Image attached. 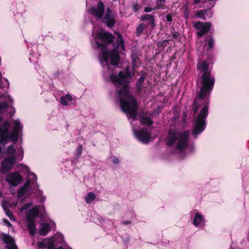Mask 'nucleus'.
Here are the masks:
<instances>
[{"label": "nucleus", "mask_w": 249, "mask_h": 249, "mask_svg": "<svg viewBox=\"0 0 249 249\" xmlns=\"http://www.w3.org/2000/svg\"><path fill=\"white\" fill-rule=\"evenodd\" d=\"M209 63L204 60L197 64V68L203 72L201 76V88L194 102L192 112L194 115L198 108L204 105L197 117L195 120L193 127V134L196 138L197 135L201 133L205 128V120L208 116L209 100V97L214 84V78L211 74L209 69Z\"/></svg>", "instance_id": "1"}, {"label": "nucleus", "mask_w": 249, "mask_h": 249, "mask_svg": "<svg viewBox=\"0 0 249 249\" xmlns=\"http://www.w3.org/2000/svg\"><path fill=\"white\" fill-rule=\"evenodd\" d=\"M116 42L113 44L114 49L110 51L107 49V46L111 44L114 39L112 35L108 32L100 31L95 37L97 48L101 49L100 61L104 71L113 70L120 61L119 53L124 50L123 38L119 33H117Z\"/></svg>", "instance_id": "2"}, {"label": "nucleus", "mask_w": 249, "mask_h": 249, "mask_svg": "<svg viewBox=\"0 0 249 249\" xmlns=\"http://www.w3.org/2000/svg\"><path fill=\"white\" fill-rule=\"evenodd\" d=\"M131 77L130 71L126 69L120 71L118 74H111L109 80L116 87L121 109L128 117L135 119L137 115L138 105L135 98L130 95L127 87L128 80Z\"/></svg>", "instance_id": "3"}, {"label": "nucleus", "mask_w": 249, "mask_h": 249, "mask_svg": "<svg viewBox=\"0 0 249 249\" xmlns=\"http://www.w3.org/2000/svg\"><path fill=\"white\" fill-rule=\"evenodd\" d=\"M10 126L9 122L6 121L0 127V143L3 146L10 142L16 143L18 138L19 130L22 128L18 120L14 121L13 130L11 133L9 131Z\"/></svg>", "instance_id": "4"}, {"label": "nucleus", "mask_w": 249, "mask_h": 249, "mask_svg": "<svg viewBox=\"0 0 249 249\" xmlns=\"http://www.w3.org/2000/svg\"><path fill=\"white\" fill-rule=\"evenodd\" d=\"M188 137L189 132L187 131L180 132L170 129L166 137L167 144L171 146L176 142L177 150L182 152L188 145Z\"/></svg>", "instance_id": "5"}, {"label": "nucleus", "mask_w": 249, "mask_h": 249, "mask_svg": "<svg viewBox=\"0 0 249 249\" xmlns=\"http://www.w3.org/2000/svg\"><path fill=\"white\" fill-rule=\"evenodd\" d=\"M45 214V210L44 206H36L28 211L27 214V219L28 222L27 227L31 235H34L35 234L36 223L35 219L37 215L42 217Z\"/></svg>", "instance_id": "6"}, {"label": "nucleus", "mask_w": 249, "mask_h": 249, "mask_svg": "<svg viewBox=\"0 0 249 249\" xmlns=\"http://www.w3.org/2000/svg\"><path fill=\"white\" fill-rule=\"evenodd\" d=\"M135 81V86L136 90L141 92L142 90L146 88V84L145 83L147 73L143 71H136L134 73Z\"/></svg>", "instance_id": "7"}, {"label": "nucleus", "mask_w": 249, "mask_h": 249, "mask_svg": "<svg viewBox=\"0 0 249 249\" xmlns=\"http://www.w3.org/2000/svg\"><path fill=\"white\" fill-rule=\"evenodd\" d=\"M16 156H9L5 157L1 161V172L5 174L12 169L16 162Z\"/></svg>", "instance_id": "8"}, {"label": "nucleus", "mask_w": 249, "mask_h": 249, "mask_svg": "<svg viewBox=\"0 0 249 249\" xmlns=\"http://www.w3.org/2000/svg\"><path fill=\"white\" fill-rule=\"evenodd\" d=\"M141 20L144 22L149 31L153 30L155 26V17L152 14H146L141 17Z\"/></svg>", "instance_id": "9"}, {"label": "nucleus", "mask_w": 249, "mask_h": 249, "mask_svg": "<svg viewBox=\"0 0 249 249\" xmlns=\"http://www.w3.org/2000/svg\"><path fill=\"white\" fill-rule=\"evenodd\" d=\"M5 180L11 185L17 186L22 181V177L18 173L16 172L8 174Z\"/></svg>", "instance_id": "10"}, {"label": "nucleus", "mask_w": 249, "mask_h": 249, "mask_svg": "<svg viewBox=\"0 0 249 249\" xmlns=\"http://www.w3.org/2000/svg\"><path fill=\"white\" fill-rule=\"evenodd\" d=\"M211 24L210 22L203 23L201 21H198L195 23L194 27L199 31L197 32L196 34L198 36L201 37L210 29Z\"/></svg>", "instance_id": "11"}, {"label": "nucleus", "mask_w": 249, "mask_h": 249, "mask_svg": "<svg viewBox=\"0 0 249 249\" xmlns=\"http://www.w3.org/2000/svg\"><path fill=\"white\" fill-rule=\"evenodd\" d=\"M91 13L97 19H102L105 13V6L102 1H99L96 6L92 7Z\"/></svg>", "instance_id": "12"}, {"label": "nucleus", "mask_w": 249, "mask_h": 249, "mask_svg": "<svg viewBox=\"0 0 249 249\" xmlns=\"http://www.w3.org/2000/svg\"><path fill=\"white\" fill-rule=\"evenodd\" d=\"M134 133L137 139L143 143H148L150 141V135L145 130L142 129L138 132L135 130Z\"/></svg>", "instance_id": "13"}, {"label": "nucleus", "mask_w": 249, "mask_h": 249, "mask_svg": "<svg viewBox=\"0 0 249 249\" xmlns=\"http://www.w3.org/2000/svg\"><path fill=\"white\" fill-rule=\"evenodd\" d=\"M103 21L108 27H112L114 25L115 22L114 16L112 11L108 8L107 10Z\"/></svg>", "instance_id": "14"}, {"label": "nucleus", "mask_w": 249, "mask_h": 249, "mask_svg": "<svg viewBox=\"0 0 249 249\" xmlns=\"http://www.w3.org/2000/svg\"><path fill=\"white\" fill-rule=\"evenodd\" d=\"M2 240L7 244L8 249H18V247L15 243V241L10 236L6 234H3L1 236Z\"/></svg>", "instance_id": "15"}, {"label": "nucleus", "mask_w": 249, "mask_h": 249, "mask_svg": "<svg viewBox=\"0 0 249 249\" xmlns=\"http://www.w3.org/2000/svg\"><path fill=\"white\" fill-rule=\"evenodd\" d=\"M6 111L13 115L15 112V109L13 106H8L6 102H2L0 104V113H3ZM2 120V117L0 115V123Z\"/></svg>", "instance_id": "16"}, {"label": "nucleus", "mask_w": 249, "mask_h": 249, "mask_svg": "<svg viewBox=\"0 0 249 249\" xmlns=\"http://www.w3.org/2000/svg\"><path fill=\"white\" fill-rule=\"evenodd\" d=\"M50 230V226L49 224L46 223H41L40 224V229L39 233L40 235L45 236L47 235Z\"/></svg>", "instance_id": "17"}, {"label": "nucleus", "mask_w": 249, "mask_h": 249, "mask_svg": "<svg viewBox=\"0 0 249 249\" xmlns=\"http://www.w3.org/2000/svg\"><path fill=\"white\" fill-rule=\"evenodd\" d=\"M29 175L31 177H33L32 180H31V179L28 178L25 181V182L24 183V185L22 186V189L27 190L28 188L29 187L31 183H33L34 181L36 182L37 180V177L35 173H29Z\"/></svg>", "instance_id": "18"}, {"label": "nucleus", "mask_w": 249, "mask_h": 249, "mask_svg": "<svg viewBox=\"0 0 249 249\" xmlns=\"http://www.w3.org/2000/svg\"><path fill=\"white\" fill-rule=\"evenodd\" d=\"M148 28L144 23L140 24L136 28L135 34L137 36H140L143 32V31Z\"/></svg>", "instance_id": "19"}, {"label": "nucleus", "mask_w": 249, "mask_h": 249, "mask_svg": "<svg viewBox=\"0 0 249 249\" xmlns=\"http://www.w3.org/2000/svg\"><path fill=\"white\" fill-rule=\"evenodd\" d=\"M203 220V216L199 213H196L195 214L193 220V224L195 226L197 227Z\"/></svg>", "instance_id": "20"}, {"label": "nucleus", "mask_w": 249, "mask_h": 249, "mask_svg": "<svg viewBox=\"0 0 249 249\" xmlns=\"http://www.w3.org/2000/svg\"><path fill=\"white\" fill-rule=\"evenodd\" d=\"M72 100V96L69 94L63 96L60 98V102L64 106H67L68 104V101H71Z\"/></svg>", "instance_id": "21"}, {"label": "nucleus", "mask_w": 249, "mask_h": 249, "mask_svg": "<svg viewBox=\"0 0 249 249\" xmlns=\"http://www.w3.org/2000/svg\"><path fill=\"white\" fill-rule=\"evenodd\" d=\"M95 198V195L92 192L89 193L86 196L85 200L87 203H90Z\"/></svg>", "instance_id": "22"}, {"label": "nucleus", "mask_w": 249, "mask_h": 249, "mask_svg": "<svg viewBox=\"0 0 249 249\" xmlns=\"http://www.w3.org/2000/svg\"><path fill=\"white\" fill-rule=\"evenodd\" d=\"M141 122L142 124L150 125L153 124V121L149 117L143 116L141 118Z\"/></svg>", "instance_id": "23"}, {"label": "nucleus", "mask_w": 249, "mask_h": 249, "mask_svg": "<svg viewBox=\"0 0 249 249\" xmlns=\"http://www.w3.org/2000/svg\"><path fill=\"white\" fill-rule=\"evenodd\" d=\"M131 58L133 68H134V69H135L136 67H137L139 64V58H138V56L136 54L132 55Z\"/></svg>", "instance_id": "24"}, {"label": "nucleus", "mask_w": 249, "mask_h": 249, "mask_svg": "<svg viewBox=\"0 0 249 249\" xmlns=\"http://www.w3.org/2000/svg\"><path fill=\"white\" fill-rule=\"evenodd\" d=\"M16 148L14 147L13 145H10L8 147L6 153L10 155V156H16Z\"/></svg>", "instance_id": "25"}, {"label": "nucleus", "mask_w": 249, "mask_h": 249, "mask_svg": "<svg viewBox=\"0 0 249 249\" xmlns=\"http://www.w3.org/2000/svg\"><path fill=\"white\" fill-rule=\"evenodd\" d=\"M165 0H156L157 6L156 7L155 9L162 8L164 6L163 2H164Z\"/></svg>", "instance_id": "26"}, {"label": "nucleus", "mask_w": 249, "mask_h": 249, "mask_svg": "<svg viewBox=\"0 0 249 249\" xmlns=\"http://www.w3.org/2000/svg\"><path fill=\"white\" fill-rule=\"evenodd\" d=\"M214 43V39L212 37H210V38L208 41V49L209 50H211L213 48Z\"/></svg>", "instance_id": "27"}, {"label": "nucleus", "mask_w": 249, "mask_h": 249, "mask_svg": "<svg viewBox=\"0 0 249 249\" xmlns=\"http://www.w3.org/2000/svg\"><path fill=\"white\" fill-rule=\"evenodd\" d=\"M5 213L7 215V216L10 218V220L12 221H16V219L15 217H14V215H13L12 213L8 210L5 209Z\"/></svg>", "instance_id": "28"}, {"label": "nucleus", "mask_w": 249, "mask_h": 249, "mask_svg": "<svg viewBox=\"0 0 249 249\" xmlns=\"http://www.w3.org/2000/svg\"><path fill=\"white\" fill-rule=\"evenodd\" d=\"M18 158L19 160H22L23 157V150L22 148L20 146L18 148Z\"/></svg>", "instance_id": "29"}, {"label": "nucleus", "mask_w": 249, "mask_h": 249, "mask_svg": "<svg viewBox=\"0 0 249 249\" xmlns=\"http://www.w3.org/2000/svg\"><path fill=\"white\" fill-rule=\"evenodd\" d=\"M20 170L21 171L24 173H29L30 171V168L26 165L21 164L20 165Z\"/></svg>", "instance_id": "30"}, {"label": "nucleus", "mask_w": 249, "mask_h": 249, "mask_svg": "<svg viewBox=\"0 0 249 249\" xmlns=\"http://www.w3.org/2000/svg\"><path fill=\"white\" fill-rule=\"evenodd\" d=\"M33 204L32 202L28 203L24 205L21 209V211L26 210L30 208Z\"/></svg>", "instance_id": "31"}, {"label": "nucleus", "mask_w": 249, "mask_h": 249, "mask_svg": "<svg viewBox=\"0 0 249 249\" xmlns=\"http://www.w3.org/2000/svg\"><path fill=\"white\" fill-rule=\"evenodd\" d=\"M172 36H173V38H175V39H178V38L180 36L179 33L178 32H176L175 31L173 32H172Z\"/></svg>", "instance_id": "32"}, {"label": "nucleus", "mask_w": 249, "mask_h": 249, "mask_svg": "<svg viewBox=\"0 0 249 249\" xmlns=\"http://www.w3.org/2000/svg\"><path fill=\"white\" fill-rule=\"evenodd\" d=\"M83 146L82 145L80 144L77 148V152L78 156H80L82 152Z\"/></svg>", "instance_id": "33"}, {"label": "nucleus", "mask_w": 249, "mask_h": 249, "mask_svg": "<svg viewBox=\"0 0 249 249\" xmlns=\"http://www.w3.org/2000/svg\"><path fill=\"white\" fill-rule=\"evenodd\" d=\"M27 190L26 189H22V186L20 189L18 191V196H20L23 195L26 192Z\"/></svg>", "instance_id": "34"}, {"label": "nucleus", "mask_w": 249, "mask_h": 249, "mask_svg": "<svg viewBox=\"0 0 249 249\" xmlns=\"http://www.w3.org/2000/svg\"><path fill=\"white\" fill-rule=\"evenodd\" d=\"M156 9L155 8H153L151 7H145L144 9V12L145 13H148L152 11L153 10Z\"/></svg>", "instance_id": "35"}, {"label": "nucleus", "mask_w": 249, "mask_h": 249, "mask_svg": "<svg viewBox=\"0 0 249 249\" xmlns=\"http://www.w3.org/2000/svg\"><path fill=\"white\" fill-rule=\"evenodd\" d=\"M204 16H208L209 18H211L212 17V13L211 11H209V10L204 11Z\"/></svg>", "instance_id": "36"}, {"label": "nucleus", "mask_w": 249, "mask_h": 249, "mask_svg": "<svg viewBox=\"0 0 249 249\" xmlns=\"http://www.w3.org/2000/svg\"><path fill=\"white\" fill-rule=\"evenodd\" d=\"M166 20L168 22H171L172 21V16L170 14H168L166 16Z\"/></svg>", "instance_id": "37"}, {"label": "nucleus", "mask_w": 249, "mask_h": 249, "mask_svg": "<svg viewBox=\"0 0 249 249\" xmlns=\"http://www.w3.org/2000/svg\"><path fill=\"white\" fill-rule=\"evenodd\" d=\"M112 162L113 163L115 164H118L120 163V160L117 157H114Z\"/></svg>", "instance_id": "38"}, {"label": "nucleus", "mask_w": 249, "mask_h": 249, "mask_svg": "<svg viewBox=\"0 0 249 249\" xmlns=\"http://www.w3.org/2000/svg\"><path fill=\"white\" fill-rule=\"evenodd\" d=\"M3 221L8 227H10L12 226V224L7 219H3Z\"/></svg>", "instance_id": "39"}, {"label": "nucleus", "mask_w": 249, "mask_h": 249, "mask_svg": "<svg viewBox=\"0 0 249 249\" xmlns=\"http://www.w3.org/2000/svg\"><path fill=\"white\" fill-rule=\"evenodd\" d=\"M37 245L39 246V247L40 248H46V246L44 245V243H43L42 242H37Z\"/></svg>", "instance_id": "40"}, {"label": "nucleus", "mask_w": 249, "mask_h": 249, "mask_svg": "<svg viewBox=\"0 0 249 249\" xmlns=\"http://www.w3.org/2000/svg\"><path fill=\"white\" fill-rule=\"evenodd\" d=\"M139 9V5L137 4H136L134 5V7H133V9H134V11L136 12L138 11Z\"/></svg>", "instance_id": "41"}, {"label": "nucleus", "mask_w": 249, "mask_h": 249, "mask_svg": "<svg viewBox=\"0 0 249 249\" xmlns=\"http://www.w3.org/2000/svg\"><path fill=\"white\" fill-rule=\"evenodd\" d=\"M122 223L123 225H129L130 224L131 222L130 221H124L122 222Z\"/></svg>", "instance_id": "42"}, {"label": "nucleus", "mask_w": 249, "mask_h": 249, "mask_svg": "<svg viewBox=\"0 0 249 249\" xmlns=\"http://www.w3.org/2000/svg\"><path fill=\"white\" fill-rule=\"evenodd\" d=\"M198 16L201 18L202 16H204V13L203 11H200L198 13Z\"/></svg>", "instance_id": "43"}, {"label": "nucleus", "mask_w": 249, "mask_h": 249, "mask_svg": "<svg viewBox=\"0 0 249 249\" xmlns=\"http://www.w3.org/2000/svg\"><path fill=\"white\" fill-rule=\"evenodd\" d=\"M7 97L8 98V100L10 102V103L11 104H13V99L12 98V97L9 95Z\"/></svg>", "instance_id": "44"}, {"label": "nucleus", "mask_w": 249, "mask_h": 249, "mask_svg": "<svg viewBox=\"0 0 249 249\" xmlns=\"http://www.w3.org/2000/svg\"><path fill=\"white\" fill-rule=\"evenodd\" d=\"M200 0H194V3L195 4H198L200 2Z\"/></svg>", "instance_id": "45"}, {"label": "nucleus", "mask_w": 249, "mask_h": 249, "mask_svg": "<svg viewBox=\"0 0 249 249\" xmlns=\"http://www.w3.org/2000/svg\"><path fill=\"white\" fill-rule=\"evenodd\" d=\"M43 200L44 201L45 200V197L43 198Z\"/></svg>", "instance_id": "46"}, {"label": "nucleus", "mask_w": 249, "mask_h": 249, "mask_svg": "<svg viewBox=\"0 0 249 249\" xmlns=\"http://www.w3.org/2000/svg\"><path fill=\"white\" fill-rule=\"evenodd\" d=\"M230 249H233V248H230Z\"/></svg>", "instance_id": "47"}]
</instances>
